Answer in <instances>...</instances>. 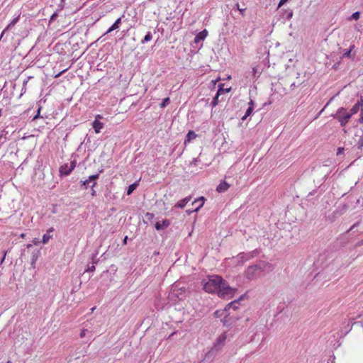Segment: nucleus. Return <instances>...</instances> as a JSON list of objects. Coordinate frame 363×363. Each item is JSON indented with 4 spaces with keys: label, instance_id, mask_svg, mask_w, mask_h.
I'll use <instances>...</instances> for the list:
<instances>
[{
    "label": "nucleus",
    "instance_id": "f257e3e1",
    "mask_svg": "<svg viewBox=\"0 0 363 363\" xmlns=\"http://www.w3.org/2000/svg\"><path fill=\"white\" fill-rule=\"evenodd\" d=\"M203 289L208 293L216 292L220 297L228 298L232 297L236 289L232 288L229 284L220 276L213 275L208 277L203 281Z\"/></svg>",
    "mask_w": 363,
    "mask_h": 363
},
{
    "label": "nucleus",
    "instance_id": "f03ea898",
    "mask_svg": "<svg viewBox=\"0 0 363 363\" xmlns=\"http://www.w3.org/2000/svg\"><path fill=\"white\" fill-rule=\"evenodd\" d=\"M272 270V267L269 263L259 261L255 264L248 267L245 274L247 279L252 280Z\"/></svg>",
    "mask_w": 363,
    "mask_h": 363
},
{
    "label": "nucleus",
    "instance_id": "7ed1b4c3",
    "mask_svg": "<svg viewBox=\"0 0 363 363\" xmlns=\"http://www.w3.org/2000/svg\"><path fill=\"white\" fill-rule=\"evenodd\" d=\"M170 298L173 301L182 300L186 297L185 287H179V284H174L169 294Z\"/></svg>",
    "mask_w": 363,
    "mask_h": 363
},
{
    "label": "nucleus",
    "instance_id": "20e7f679",
    "mask_svg": "<svg viewBox=\"0 0 363 363\" xmlns=\"http://www.w3.org/2000/svg\"><path fill=\"white\" fill-rule=\"evenodd\" d=\"M333 117L338 120L341 126H345L351 118V114L345 108H340L333 115Z\"/></svg>",
    "mask_w": 363,
    "mask_h": 363
},
{
    "label": "nucleus",
    "instance_id": "39448f33",
    "mask_svg": "<svg viewBox=\"0 0 363 363\" xmlns=\"http://www.w3.org/2000/svg\"><path fill=\"white\" fill-rule=\"evenodd\" d=\"M76 166L75 161H72L70 164H65L60 167V175L67 176L74 169Z\"/></svg>",
    "mask_w": 363,
    "mask_h": 363
},
{
    "label": "nucleus",
    "instance_id": "423d86ee",
    "mask_svg": "<svg viewBox=\"0 0 363 363\" xmlns=\"http://www.w3.org/2000/svg\"><path fill=\"white\" fill-rule=\"evenodd\" d=\"M255 253H256V251H252L251 252H247V253H240L237 257L236 259H237L238 264H243L247 260H249L251 258H252L255 256L254 255Z\"/></svg>",
    "mask_w": 363,
    "mask_h": 363
},
{
    "label": "nucleus",
    "instance_id": "0eeeda50",
    "mask_svg": "<svg viewBox=\"0 0 363 363\" xmlns=\"http://www.w3.org/2000/svg\"><path fill=\"white\" fill-rule=\"evenodd\" d=\"M226 339L227 335L225 333H223L221 335H220L216 339L213 348L216 350H220L225 345Z\"/></svg>",
    "mask_w": 363,
    "mask_h": 363
},
{
    "label": "nucleus",
    "instance_id": "6e6552de",
    "mask_svg": "<svg viewBox=\"0 0 363 363\" xmlns=\"http://www.w3.org/2000/svg\"><path fill=\"white\" fill-rule=\"evenodd\" d=\"M99 178V174H94L89 177V178L84 181H81L82 186L86 189L90 183H92L91 188L96 184V180Z\"/></svg>",
    "mask_w": 363,
    "mask_h": 363
},
{
    "label": "nucleus",
    "instance_id": "1a4fd4ad",
    "mask_svg": "<svg viewBox=\"0 0 363 363\" xmlns=\"http://www.w3.org/2000/svg\"><path fill=\"white\" fill-rule=\"evenodd\" d=\"M99 118H101L100 115L96 116V119L93 122V128L96 133H99L100 130L104 128V123L99 121Z\"/></svg>",
    "mask_w": 363,
    "mask_h": 363
},
{
    "label": "nucleus",
    "instance_id": "9d476101",
    "mask_svg": "<svg viewBox=\"0 0 363 363\" xmlns=\"http://www.w3.org/2000/svg\"><path fill=\"white\" fill-rule=\"evenodd\" d=\"M239 305H240L239 301L238 300H235V301L230 302V303H228L225 306V308L224 309V312L225 313H228V311H229L231 308L233 311H235L237 308H238Z\"/></svg>",
    "mask_w": 363,
    "mask_h": 363
},
{
    "label": "nucleus",
    "instance_id": "9b49d317",
    "mask_svg": "<svg viewBox=\"0 0 363 363\" xmlns=\"http://www.w3.org/2000/svg\"><path fill=\"white\" fill-rule=\"evenodd\" d=\"M170 225V222L168 220H164L162 222H157L155 223V228L157 230L166 229Z\"/></svg>",
    "mask_w": 363,
    "mask_h": 363
},
{
    "label": "nucleus",
    "instance_id": "f8f14e48",
    "mask_svg": "<svg viewBox=\"0 0 363 363\" xmlns=\"http://www.w3.org/2000/svg\"><path fill=\"white\" fill-rule=\"evenodd\" d=\"M208 35V31L204 29L203 30L199 32L194 38V42L198 43L201 40H203Z\"/></svg>",
    "mask_w": 363,
    "mask_h": 363
},
{
    "label": "nucleus",
    "instance_id": "ddd939ff",
    "mask_svg": "<svg viewBox=\"0 0 363 363\" xmlns=\"http://www.w3.org/2000/svg\"><path fill=\"white\" fill-rule=\"evenodd\" d=\"M191 196H187L179 201H178L175 205L174 208H183L185 207V206L190 201Z\"/></svg>",
    "mask_w": 363,
    "mask_h": 363
},
{
    "label": "nucleus",
    "instance_id": "4468645a",
    "mask_svg": "<svg viewBox=\"0 0 363 363\" xmlns=\"http://www.w3.org/2000/svg\"><path fill=\"white\" fill-rule=\"evenodd\" d=\"M53 231H54V228H49L48 230L47 233L43 235V240H42V242L43 244H46V243L48 242L50 239L52 237V235L50 233H52Z\"/></svg>",
    "mask_w": 363,
    "mask_h": 363
},
{
    "label": "nucleus",
    "instance_id": "2eb2a0df",
    "mask_svg": "<svg viewBox=\"0 0 363 363\" xmlns=\"http://www.w3.org/2000/svg\"><path fill=\"white\" fill-rule=\"evenodd\" d=\"M229 186L230 185L228 183H226L225 182H222L217 186L216 191L219 193H223L226 191L228 189Z\"/></svg>",
    "mask_w": 363,
    "mask_h": 363
},
{
    "label": "nucleus",
    "instance_id": "dca6fc26",
    "mask_svg": "<svg viewBox=\"0 0 363 363\" xmlns=\"http://www.w3.org/2000/svg\"><path fill=\"white\" fill-rule=\"evenodd\" d=\"M362 106L363 105L360 101H357V103H356L349 111V113L351 114V116L354 114H356L359 111L360 107Z\"/></svg>",
    "mask_w": 363,
    "mask_h": 363
},
{
    "label": "nucleus",
    "instance_id": "f3484780",
    "mask_svg": "<svg viewBox=\"0 0 363 363\" xmlns=\"http://www.w3.org/2000/svg\"><path fill=\"white\" fill-rule=\"evenodd\" d=\"M19 18H20V16L18 15V16H16V18H14L11 22L6 26V28L2 31V33L1 35V37L3 36V35L4 34V33L11 29L16 23H17V22L19 21Z\"/></svg>",
    "mask_w": 363,
    "mask_h": 363
},
{
    "label": "nucleus",
    "instance_id": "a211bd4d",
    "mask_svg": "<svg viewBox=\"0 0 363 363\" xmlns=\"http://www.w3.org/2000/svg\"><path fill=\"white\" fill-rule=\"evenodd\" d=\"M121 23V17L118 18L114 23L108 29L106 33H109L113 30L118 29L119 28L120 24Z\"/></svg>",
    "mask_w": 363,
    "mask_h": 363
},
{
    "label": "nucleus",
    "instance_id": "6ab92c4d",
    "mask_svg": "<svg viewBox=\"0 0 363 363\" xmlns=\"http://www.w3.org/2000/svg\"><path fill=\"white\" fill-rule=\"evenodd\" d=\"M222 91H223V88L220 85L216 96L213 98V101H211V105L213 107H215V106H216L218 105V97L221 94Z\"/></svg>",
    "mask_w": 363,
    "mask_h": 363
},
{
    "label": "nucleus",
    "instance_id": "aec40b11",
    "mask_svg": "<svg viewBox=\"0 0 363 363\" xmlns=\"http://www.w3.org/2000/svg\"><path fill=\"white\" fill-rule=\"evenodd\" d=\"M138 182H135L133 184H130L127 189V195H130L133 191L138 187Z\"/></svg>",
    "mask_w": 363,
    "mask_h": 363
},
{
    "label": "nucleus",
    "instance_id": "412c9836",
    "mask_svg": "<svg viewBox=\"0 0 363 363\" xmlns=\"http://www.w3.org/2000/svg\"><path fill=\"white\" fill-rule=\"evenodd\" d=\"M253 108L252 107H248L246 110L245 115L242 117V121H245L248 116H250L252 113Z\"/></svg>",
    "mask_w": 363,
    "mask_h": 363
},
{
    "label": "nucleus",
    "instance_id": "4be33fe9",
    "mask_svg": "<svg viewBox=\"0 0 363 363\" xmlns=\"http://www.w3.org/2000/svg\"><path fill=\"white\" fill-rule=\"evenodd\" d=\"M152 35L151 33H150V32H148V33L145 35V38H143V40H142L141 43H142L143 44H144V43H147V42L150 41V40H152Z\"/></svg>",
    "mask_w": 363,
    "mask_h": 363
},
{
    "label": "nucleus",
    "instance_id": "5701e85b",
    "mask_svg": "<svg viewBox=\"0 0 363 363\" xmlns=\"http://www.w3.org/2000/svg\"><path fill=\"white\" fill-rule=\"evenodd\" d=\"M196 137V134L194 131L190 130V131L187 133V135H186V140H187V141H190V140H191L192 139H194Z\"/></svg>",
    "mask_w": 363,
    "mask_h": 363
},
{
    "label": "nucleus",
    "instance_id": "b1692460",
    "mask_svg": "<svg viewBox=\"0 0 363 363\" xmlns=\"http://www.w3.org/2000/svg\"><path fill=\"white\" fill-rule=\"evenodd\" d=\"M353 48H354V45H352L349 50H344V52L342 53V56L350 57V55H351V51Z\"/></svg>",
    "mask_w": 363,
    "mask_h": 363
},
{
    "label": "nucleus",
    "instance_id": "393cba45",
    "mask_svg": "<svg viewBox=\"0 0 363 363\" xmlns=\"http://www.w3.org/2000/svg\"><path fill=\"white\" fill-rule=\"evenodd\" d=\"M199 201H201V203L199 204V206L196 208V211H198L200 208H201L204 203V198L202 196L199 199H196L194 201L193 203L198 202Z\"/></svg>",
    "mask_w": 363,
    "mask_h": 363
},
{
    "label": "nucleus",
    "instance_id": "a878e982",
    "mask_svg": "<svg viewBox=\"0 0 363 363\" xmlns=\"http://www.w3.org/2000/svg\"><path fill=\"white\" fill-rule=\"evenodd\" d=\"M169 104V98L167 97V98L163 99L162 104H160V107L161 108H164V107H165Z\"/></svg>",
    "mask_w": 363,
    "mask_h": 363
},
{
    "label": "nucleus",
    "instance_id": "bb28decb",
    "mask_svg": "<svg viewBox=\"0 0 363 363\" xmlns=\"http://www.w3.org/2000/svg\"><path fill=\"white\" fill-rule=\"evenodd\" d=\"M360 16V13L358 12V11H356L354 13H352V15L351 16V18L352 19H354V20H357Z\"/></svg>",
    "mask_w": 363,
    "mask_h": 363
},
{
    "label": "nucleus",
    "instance_id": "cd10ccee",
    "mask_svg": "<svg viewBox=\"0 0 363 363\" xmlns=\"http://www.w3.org/2000/svg\"><path fill=\"white\" fill-rule=\"evenodd\" d=\"M236 7H237V9L240 11V14L242 16H244L245 15V9H240V5L238 4H236Z\"/></svg>",
    "mask_w": 363,
    "mask_h": 363
},
{
    "label": "nucleus",
    "instance_id": "c85d7f7f",
    "mask_svg": "<svg viewBox=\"0 0 363 363\" xmlns=\"http://www.w3.org/2000/svg\"><path fill=\"white\" fill-rule=\"evenodd\" d=\"M86 332H88L87 329H83L80 333V337L83 338L85 337Z\"/></svg>",
    "mask_w": 363,
    "mask_h": 363
},
{
    "label": "nucleus",
    "instance_id": "c756f323",
    "mask_svg": "<svg viewBox=\"0 0 363 363\" xmlns=\"http://www.w3.org/2000/svg\"><path fill=\"white\" fill-rule=\"evenodd\" d=\"M230 315V313H227L226 315H225L223 319V322L224 323V325H226L228 323V317Z\"/></svg>",
    "mask_w": 363,
    "mask_h": 363
},
{
    "label": "nucleus",
    "instance_id": "7c9ffc66",
    "mask_svg": "<svg viewBox=\"0 0 363 363\" xmlns=\"http://www.w3.org/2000/svg\"><path fill=\"white\" fill-rule=\"evenodd\" d=\"M292 16H293V11L291 10V11H289L287 13V14H286V18H287V19H290V18H292Z\"/></svg>",
    "mask_w": 363,
    "mask_h": 363
},
{
    "label": "nucleus",
    "instance_id": "2f4dec72",
    "mask_svg": "<svg viewBox=\"0 0 363 363\" xmlns=\"http://www.w3.org/2000/svg\"><path fill=\"white\" fill-rule=\"evenodd\" d=\"M344 150H344V148H343V147H339V148L337 149V155H340L342 154V153H343V152H344Z\"/></svg>",
    "mask_w": 363,
    "mask_h": 363
},
{
    "label": "nucleus",
    "instance_id": "473e14b6",
    "mask_svg": "<svg viewBox=\"0 0 363 363\" xmlns=\"http://www.w3.org/2000/svg\"><path fill=\"white\" fill-rule=\"evenodd\" d=\"M359 147L361 148L363 147V137H362L358 142Z\"/></svg>",
    "mask_w": 363,
    "mask_h": 363
},
{
    "label": "nucleus",
    "instance_id": "72a5a7b5",
    "mask_svg": "<svg viewBox=\"0 0 363 363\" xmlns=\"http://www.w3.org/2000/svg\"><path fill=\"white\" fill-rule=\"evenodd\" d=\"M40 109L41 108L40 107L38 110V113L37 114L33 117V120L35 121L36 120L39 116H40Z\"/></svg>",
    "mask_w": 363,
    "mask_h": 363
},
{
    "label": "nucleus",
    "instance_id": "f704fd0d",
    "mask_svg": "<svg viewBox=\"0 0 363 363\" xmlns=\"http://www.w3.org/2000/svg\"><path fill=\"white\" fill-rule=\"evenodd\" d=\"M359 122L360 123H363V109H362L361 111V113H360V118L359 119Z\"/></svg>",
    "mask_w": 363,
    "mask_h": 363
},
{
    "label": "nucleus",
    "instance_id": "c9c22d12",
    "mask_svg": "<svg viewBox=\"0 0 363 363\" xmlns=\"http://www.w3.org/2000/svg\"><path fill=\"white\" fill-rule=\"evenodd\" d=\"M288 0H280L278 7H281L282 5H284Z\"/></svg>",
    "mask_w": 363,
    "mask_h": 363
},
{
    "label": "nucleus",
    "instance_id": "e433bc0d",
    "mask_svg": "<svg viewBox=\"0 0 363 363\" xmlns=\"http://www.w3.org/2000/svg\"><path fill=\"white\" fill-rule=\"evenodd\" d=\"M6 251H4V256H3L2 259H1V262H0V264H1L3 263V262L4 261L5 257H6Z\"/></svg>",
    "mask_w": 363,
    "mask_h": 363
},
{
    "label": "nucleus",
    "instance_id": "4c0bfd02",
    "mask_svg": "<svg viewBox=\"0 0 363 363\" xmlns=\"http://www.w3.org/2000/svg\"><path fill=\"white\" fill-rule=\"evenodd\" d=\"M248 104H249V107H252V108H254L255 103H254L253 100L251 99Z\"/></svg>",
    "mask_w": 363,
    "mask_h": 363
},
{
    "label": "nucleus",
    "instance_id": "58836bf2",
    "mask_svg": "<svg viewBox=\"0 0 363 363\" xmlns=\"http://www.w3.org/2000/svg\"><path fill=\"white\" fill-rule=\"evenodd\" d=\"M95 270V267L94 265H92L91 267H89L87 271L89 272H93Z\"/></svg>",
    "mask_w": 363,
    "mask_h": 363
},
{
    "label": "nucleus",
    "instance_id": "ea45409f",
    "mask_svg": "<svg viewBox=\"0 0 363 363\" xmlns=\"http://www.w3.org/2000/svg\"><path fill=\"white\" fill-rule=\"evenodd\" d=\"M230 91V89H223V91L221 92V94L225 93V92H229Z\"/></svg>",
    "mask_w": 363,
    "mask_h": 363
},
{
    "label": "nucleus",
    "instance_id": "a19ab883",
    "mask_svg": "<svg viewBox=\"0 0 363 363\" xmlns=\"http://www.w3.org/2000/svg\"><path fill=\"white\" fill-rule=\"evenodd\" d=\"M357 224H358V223H355V224H354V225L350 228V230H353V229L356 227V225H357Z\"/></svg>",
    "mask_w": 363,
    "mask_h": 363
},
{
    "label": "nucleus",
    "instance_id": "79ce46f5",
    "mask_svg": "<svg viewBox=\"0 0 363 363\" xmlns=\"http://www.w3.org/2000/svg\"><path fill=\"white\" fill-rule=\"evenodd\" d=\"M127 240H128V237H127V236H125V238H124V240H123V243H124V244H126V242H127Z\"/></svg>",
    "mask_w": 363,
    "mask_h": 363
},
{
    "label": "nucleus",
    "instance_id": "37998d69",
    "mask_svg": "<svg viewBox=\"0 0 363 363\" xmlns=\"http://www.w3.org/2000/svg\"><path fill=\"white\" fill-rule=\"evenodd\" d=\"M91 195L92 196H95L96 195V191L95 190L92 189Z\"/></svg>",
    "mask_w": 363,
    "mask_h": 363
},
{
    "label": "nucleus",
    "instance_id": "c03bdc74",
    "mask_svg": "<svg viewBox=\"0 0 363 363\" xmlns=\"http://www.w3.org/2000/svg\"><path fill=\"white\" fill-rule=\"evenodd\" d=\"M25 236H26V235H25L24 233H22V234H21V235H20V237H21V238H25Z\"/></svg>",
    "mask_w": 363,
    "mask_h": 363
},
{
    "label": "nucleus",
    "instance_id": "a18cd8bd",
    "mask_svg": "<svg viewBox=\"0 0 363 363\" xmlns=\"http://www.w3.org/2000/svg\"><path fill=\"white\" fill-rule=\"evenodd\" d=\"M218 313H219V311H216V312H215V315H216V316H218V315H218Z\"/></svg>",
    "mask_w": 363,
    "mask_h": 363
},
{
    "label": "nucleus",
    "instance_id": "49530a36",
    "mask_svg": "<svg viewBox=\"0 0 363 363\" xmlns=\"http://www.w3.org/2000/svg\"><path fill=\"white\" fill-rule=\"evenodd\" d=\"M55 16H56V14H55V13H54V14L51 16V19H53Z\"/></svg>",
    "mask_w": 363,
    "mask_h": 363
},
{
    "label": "nucleus",
    "instance_id": "de8ad7c7",
    "mask_svg": "<svg viewBox=\"0 0 363 363\" xmlns=\"http://www.w3.org/2000/svg\"><path fill=\"white\" fill-rule=\"evenodd\" d=\"M95 308H96V307H93V308L91 309V313H92L93 311H94Z\"/></svg>",
    "mask_w": 363,
    "mask_h": 363
},
{
    "label": "nucleus",
    "instance_id": "09e8293b",
    "mask_svg": "<svg viewBox=\"0 0 363 363\" xmlns=\"http://www.w3.org/2000/svg\"><path fill=\"white\" fill-rule=\"evenodd\" d=\"M1 114H2V109L0 108V117L1 116Z\"/></svg>",
    "mask_w": 363,
    "mask_h": 363
},
{
    "label": "nucleus",
    "instance_id": "8fccbe9b",
    "mask_svg": "<svg viewBox=\"0 0 363 363\" xmlns=\"http://www.w3.org/2000/svg\"><path fill=\"white\" fill-rule=\"evenodd\" d=\"M360 101L362 102V105H363V96L362 97Z\"/></svg>",
    "mask_w": 363,
    "mask_h": 363
},
{
    "label": "nucleus",
    "instance_id": "3c124183",
    "mask_svg": "<svg viewBox=\"0 0 363 363\" xmlns=\"http://www.w3.org/2000/svg\"><path fill=\"white\" fill-rule=\"evenodd\" d=\"M6 363H11L10 361H8Z\"/></svg>",
    "mask_w": 363,
    "mask_h": 363
},
{
    "label": "nucleus",
    "instance_id": "603ef678",
    "mask_svg": "<svg viewBox=\"0 0 363 363\" xmlns=\"http://www.w3.org/2000/svg\"><path fill=\"white\" fill-rule=\"evenodd\" d=\"M332 363H333V362H332Z\"/></svg>",
    "mask_w": 363,
    "mask_h": 363
},
{
    "label": "nucleus",
    "instance_id": "864d4df0",
    "mask_svg": "<svg viewBox=\"0 0 363 363\" xmlns=\"http://www.w3.org/2000/svg\"><path fill=\"white\" fill-rule=\"evenodd\" d=\"M328 363H329V362H328Z\"/></svg>",
    "mask_w": 363,
    "mask_h": 363
}]
</instances>
